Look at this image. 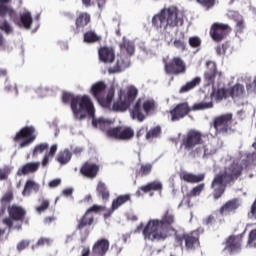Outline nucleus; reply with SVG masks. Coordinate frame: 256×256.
Here are the masks:
<instances>
[{"label": "nucleus", "mask_w": 256, "mask_h": 256, "mask_svg": "<svg viewBox=\"0 0 256 256\" xmlns=\"http://www.w3.org/2000/svg\"><path fill=\"white\" fill-rule=\"evenodd\" d=\"M62 103L65 105H69L72 110L75 119H79L83 121L87 116L92 118L93 127H98L101 131H105L109 125H111V121L105 120L104 118H95V105H93V101L91 97L88 95H73L70 92H63L62 94Z\"/></svg>", "instance_id": "nucleus-1"}, {"label": "nucleus", "mask_w": 256, "mask_h": 256, "mask_svg": "<svg viewBox=\"0 0 256 256\" xmlns=\"http://www.w3.org/2000/svg\"><path fill=\"white\" fill-rule=\"evenodd\" d=\"M172 225H175V213L171 208H167L161 219H151L147 222L142 230V235L145 241L159 243V241H165L169 237V228Z\"/></svg>", "instance_id": "nucleus-2"}, {"label": "nucleus", "mask_w": 256, "mask_h": 256, "mask_svg": "<svg viewBox=\"0 0 256 256\" xmlns=\"http://www.w3.org/2000/svg\"><path fill=\"white\" fill-rule=\"evenodd\" d=\"M10 2L11 0H0V31L6 35H11L13 32V26H11V23L7 20V15L17 27L31 29V26L33 25V16H31V12H24L19 16L17 11L9 5Z\"/></svg>", "instance_id": "nucleus-3"}, {"label": "nucleus", "mask_w": 256, "mask_h": 256, "mask_svg": "<svg viewBox=\"0 0 256 256\" xmlns=\"http://www.w3.org/2000/svg\"><path fill=\"white\" fill-rule=\"evenodd\" d=\"M183 25V19L179 18V8L177 6H169L163 8L158 14L152 18V25L155 29H171Z\"/></svg>", "instance_id": "nucleus-4"}, {"label": "nucleus", "mask_w": 256, "mask_h": 256, "mask_svg": "<svg viewBox=\"0 0 256 256\" xmlns=\"http://www.w3.org/2000/svg\"><path fill=\"white\" fill-rule=\"evenodd\" d=\"M242 174L243 165L233 162L228 167H225L223 172H220L214 177L211 187L215 188L216 185H229V183H235Z\"/></svg>", "instance_id": "nucleus-5"}, {"label": "nucleus", "mask_w": 256, "mask_h": 256, "mask_svg": "<svg viewBox=\"0 0 256 256\" xmlns=\"http://www.w3.org/2000/svg\"><path fill=\"white\" fill-rule=\"evenodd\" d=\"M106 89H107V85L105 84V82L99 81L92 85L90 89V93L102 107L109 109L115 97V88L111 87L108 90L107 96L105 97Z\"/></svg>", "instance_id": "nucleus-6"}, {"label": "nucleus", "mask_w": 256, "mask_h": 256, "mask_svg": "<svg viewBox=\"0 0 256 256\" xmlns=\"http://www.w3.org/2000/svg\"><path fill=\"white\" fill-rule=\"evenodd\" d=\"M35 133H37V130L33 126H25L16 133L13 137V142L20 143V149L29 147L37 139V134Z\"/></svg>", "instance_id": "nucleus-7"}, {"label": "nucleus", "mask_w": 256, "mask_h": 256, "mask_svg": "<svg viewBox=\"0 0 256 256\" xmlns=\"http://www.w3.org/2000/svg\"><path fill=\"white\" fill-rule=\"evenodd\" d=\"M143 111L146 115H149L151 111H155V100H145L142 103L141 99H138L131 112L133 119H137L139 123H143V121H145Z\"/></svg>", "instance_id": "nucleus-8"}, {"label": "nucleus", "mask_w": 256, "mask_h": 256, "mask_svg": "<svg viewBox=\"0 0 256 256\" xmlns=\"http://www.w3.org/2000/svg\"><path fill=\"white\" fill-rule=\"evenodd\" d=\"M231 125H233V114L226 113L214 117L211 127H213L219 135H227L231 131Z\"/></svg>", "instance_id": "nucleus-9"}, {"label": "nucleus", "mask_w": 256, "mask_h": 256, "mask_svg": "<svg viewBox=\"0 0 256 256\" xmlns=\"http://www.w3.org/2000/svg\"><path fill=\"white\" fill-rule=\"evenodd\" d=\"M106 135L118 141H131L135 137V130L129 126H117L106 130Z\"/></svg>", "instance_id": "nucleus-10"}, {"label": "nucleus", "mask_w": 256, "mask_h": 256, "mask_svg": "<svg viewBox=\"0 0 256 256\" xmlns=\"http://www.w3.org/2000/svg\"><path fill=\"white\" fill-rule=\"evenodd\" d=\"M8 215L9 217L4 218L2 223H4V225H7L8 229H12L13 221H19L20 223H23V221H25V217L27 216V210H25L21 206L12 205L8 207Z\"/></svg>", "instance_id": "nucleus-11"}, {"label": "nucleus", "mask_w": 256, "mask_h": 256, "mask_svg": "<svg viewBox=\"0 0 256 256\" xmlns=\"http://www.w3.org/2000/svg\"><path fill=\"white\" fill-rule=\"evenodd\" d=\"M175 241L178 245L183 246V241L187 251H195L199 247V235L195 236V232L191 233H178L174 234Z\"/></svg>", "instance_id": "nucleus-12"}, {"label": "nucleus", "mask_w": 256, "mask_h": 256, "mask_svg": "<svg viewBox=\"0 0 256 256\" xmlns=\"http://www.w3.org/2000/svg\"><path fill=\"white\" fill-rule=\"evenodd\" d=\"M197 145H203V133L197 130H190L182 139L181 147L185 151H193Z\"/></svg>", "instance_id": "nucleus-13"}, {"label": "nucleus", "mask_w": 256, "mask_h": 256, "mask_svg": "<svg viewBox=\"0 0 256 256\" xmlns=\"http://www.w3.org/2000/svg\"><path fill=\"white\" fill-rule=\"evenodd\" d=\"M164 70L167 75H183L187 71V66L181 57H174L164 61Z\"/></svg>", "instance_id": "nucleus-14"}, {"label": "nucleus", "mask_w": 256, "mask_h": 256, "mask_svg": "<svg viewBox=\"0 0 256 256\" xmlns=\"http://www.w3.org/2000/svg\"><path fill=\"white\" fill-rule=\"evenodd\" d=\"M231 31L232 29L229 24L216 22L212 24L210 28V37H212L213 41H216V43H221Z\"/></svg>", "instance_id": "nucleus-15"}, {"label": "nucleus", "mask_w": 256, "mask_h": 256, "mask_svg": "<svg viewBox=\"0 0 256 256\" xmlns=\"http://www.w3.org/2000/svg\"><path fill=\"white\" fill-rule=\"evenodd\" d=\"M217 141L211 140L208 144L198 146L193 151L190 152L191 157H209V155H215L217 153Z\"/></svg>", "instance_id": "nucleus-16"}, {"label": "nucleus", "mask_w": 256, "mask_h": 256, "mask_svg": "<svg viewBox=\"0 0 256 256\" xmlns=\"http://www.w3.org/2000/svg\"><path fill=\"white\" fill-rule=\"evenodd\" d=\"M189 113H191L189 104L187 102L180 103L170 110L171 121H180L183 117H187Z\"/></svg>", "instance_id": "nucleus-17"}, {"label": "nucleus", "mask_w": 256, "mask_h": 256, "mask_svg": "<svg viewBox=\"0 0 256 256\" xmlns=\"http://www.w3.org/2000/svg\"><path fill=\"white\" fill-rule=\"evenodd\" d=\"M243 243V235H230L225 242V250L229 253H237L241 251V245Z\"/></svg>", "instance_id": "nucleus-18"}, {"label": "nucleus", "mask_w": 256, "mask_h": 256, "mask_svg": "<svg viewBox=\"0 0 256 256\" xmlns=\"http://www.w3.org/2000/svg\"><path fill=\"white\" fill-rule=\"evenodd\" d=\"M239 207H241L239 198H234L223 204L218 211L222 217H227L228 215H231V213H237Z\"/></svg>", "instance_id": "nucleus-19"}, {"label": "nucleus", "mask_w": 256, "mask_h": 256, "mask_svg": "<svg viewBox=\"0 0 256 256\" xmlns=\"http://www.w3.org/2000/svg\"><path fill=\"white\" fill-rule=\"evenodd\" d=\"M80 173L87 179H95L99 174V165L93 162H85L80 168Z\"/></svg>", "instance_id": "nucleus-20"}, {"label": "nucleus", "mask_w": 256, "mask_h": 256, "mask_svg": "<svg viewBox=\"0 0 256 256\" xmlns=\"http://www.w3.org/2000/svg\"><path fill=\"white\" fill-rule=\"evenodd\" d=\"M110 243L106 238L97 240L92 247V255L94 256H105L109 251Z\"/></svg>", "instance_id": "nucleus-21"}, {"label": "nucleus", "mask_w": 256, "mask_h": 256, "mask_svg": "<svg viewBox=\"0 0 256 256\" xmlns=\"http://www.w3.org/2000/svg\"><path fill=\"white\" fill-rule=\"evenodd\" d=\"M98 55L102 63H113V61H115V50H113L111 47H101L98 50Z\"/></svg>", "instance_id": "nucleus-22"}, {"label": "nucleus", "mask_w": 256, "mask_h": 256, "mask_svg": "<svg viewBox=\"0 0 256 256\" xmlns=\"http://www.w3.org/2000/svg\"><path fill=\"white\" fill-rule=\"evenodd\" d=\"M95 223V216L93 214H89V212H85L82 217L77 220V231H83V229H87V227H91Z\"/></svg>", "instance_id": "nucleus-23"}, {"label": "nucleus", "mask_w": 256, "mask_h": 256, "mask_svg": "<svg viewBox=\"0 0 256 256\" xmlns=\"http://www.w3.org/2000/svg\"><path fill=\"white\" fill-rule=\"evenodd\" d=\"M151 191H163V184L159 181H153V182L147 183L146 185L141 186L136 191V196L141 197L143 193H149Z\"/></svg>", "instance_id": "nucleus-24"}, {"label": "nucleus", "mask_w": 256, "mask_h": 256, "mask_svg": "<svg viewBox=\"0 0 256 256\" xmlns=\"http://www.w3.org/2000/svg\"><path fill=\"white\" fill-rule=\"evenodd\" d=\"M40 166L41 162H28L18 169L17 175L18 177H22V175H30L31 173H37V171H39Z\"/></svg>", "instance_id": "nucleus-25"}, {"label": "nucleus", "mask_w": 256, "mask_h": 256, "mask_svg": "<svg viewBox=\"0 0 256 256\" xmlns=\"http://www.w3.org/2000/svg\"><path fill=\"white\" fill-rule=\"evenodd\" d=\"M179 178L181 179V181H184L185 183L195 184L201 183V181H205V174L201 173L196 175L189 172H181L179 174Z\"/></svg>", "instance_id": "nucleus-26"}, {"label": "nucleus", "mask_w": 256, "mask_h": 256, "mask_svg": "<svg viewBox=\"0 0 256 256\" xmlns=\"http://www.w3.org/2000/svg\"><path fill=\"white\" fill-rule=\"evenodd\" d=\"M130 65L129 58L127 57H120L117 59V62L114 67L108 68V73H121V71H125Z\"/></svg>", "instance_id": "nucleus-27"}, {"label": "nucleus", "mask_w": 256, "mask_h": 256, "mask_svg": "<svg viewBox=\"0 0 256 256\" xmlns=\"http://www.w3.org/2000/svg\"><path fill=\"white\" fill-rule=\"evenodd\" d=\"M206 65L210 69L204 73V79L208 85H213L215 83V77H217V65L212 61H208Z\"/></svg>", "instance_id": "nucleus-28"}, {"label": "nucleus", "mask_w": 256, "mask_h": 256, "mask_svg": "<svg viewBox=\"0 0 256 256\" xmlns=\"http://www.w3.org/2000/svg\"><path fill=\"white\" fill-rule=\"evenodd\" d=\"M118 95L119 99L114 102L112 109L120 112L127 111L131 105L125 99L123 100V90H120Z\"/></svg>", "instance_id": "nucleus-29"}, {"label": "nucleus", "mask_w": 256, "mask_h": 256, "mask_svg": "<svg viewBox=\"0 0 256 256\" xmlns=\"http://www.w3.org/2000/svg\"><path fill=\"white\" fill-rule=\"evenodd\" d=\"M96 192L98 197H101L104 203H107V201H109V197H111V193L109 192V188H107V185L104 182H98L96 187Z\"/></svg>", "instance_id": "nucleus-30"}, {"label": "nucleus", "mask_w": 256, "mask_h": 256, "mask_svg": "<svg viewBox=\"0 0 256 256\" xmlns=\"http://www.w3.org/2000/svg\"><path fill=\"white\" fill-rule=\"evenodd\" d=\"M89 23H91V15H89V13L87 12H82L76 18L75 26H76V29H83L87 27Z\"/></svg>", "instance_id": "nucleus-31"}, {"label": "nucleus", "mask_w": 256, "mask_h": 256, "mask_svg": "<svg viewBox=\"0 0 256 256\" xmlns=\"http://www.w3.org/2000/svg\"><path fill=\"white\" fill-rule=\"evenodd\" d=\"M71 157H73V153H71L69 149H64L58 153L56 161L60 163V165H67V163L71 161Z\"/></svg>", "instance_id": "nucleus-32"}, {"label": "nucleus", "mask_w": 256, "mask_h": 256, "mask_svg": "<svg viewBox=\"0 0 256 256\" xmlns=\"http://www.w3.org/2000/svg\"><path fill=\"white\" fill-rule=\"evenodd\" d=\"M83 41L84 43H88L89 45L93 43H99L101 41V36H99L95 31L89 30L84 33L83 35Z\"/></svg>", "instance_id": "nucleus-33"}, {"label": "nucleus", "mask_w": 256, "mask_h": 256, "mask_svg": "<svg viewBox=\"0 0 256 256\" xmlns=\"http://www.w3.org/2000/svg\"><path fill=\"white\" fill-rule=\"evenodd\" d=\"M40 186L37 182L33 180L26 181V184L24 186V189L22 191V195H31V191H34L35 193L39 192Z\"/></svg>", "instance_id": "nucleus-34"}, {"label": "nucleus", "mask_w": 256, "mask_h": 256, "mask_svg": "<svg viewBox=\"0 0 256 256\" xmlns=\"http://www.w3.org/2000/svg\"><path fill=\"white\" fill-rule=\"evenodd\" d=\"M129 201H131V194L120 195L112 201L113 209L117 210L119 207L125 205V203H129Z\"/></svg>", "instance_id": "nucleus-35"}, {"label": "nucleus", "mask_w": 256, "mask_h": 256, "mask_svg": "<svg viewBox=\"0 0 256 256\" xmlns=\"http://www.w3.org/2000/svg\"><path fill=\"white\" fill-rule=\"evenodd\" d=\"M228 93L230 97H232V99H235V97H243L245 93V87L237 83L231 89L228 90Z\"/></svg>", "instance_id": "nucleus-36"}, {"label": "nucleus", "mask_w": 256, "mask_h": 256, "mask_svg": "<svg viewBox=\"0 0 256 256\" xmlns=\"http://www.w3.org/2000/svg\"><path fill=\"white\" fill-rule=\"evenodd\" d=\"M199 83H201V78L195 77L190 82H187L185 85H183L180 88L179 93H187V92L191 91V89H195V87H197V85H199Z\"/></svg>", "instance_id": "nucleus-37"}, {"label": "nucleus", "mask_w": 256, "mask_h": 256, "mask_svg": "<svg viewBox=\"0 0 256 256\" xmlns=\"http://www.w3.org/2000/svg\"><path fill=\"white\" fill-rule=\"evenodd\" d=\"M158 137H161V126H155L146 131V141H153V139H158Z\"/></svg>", "instance_id": "nucleus-38"}, {"label": "nucleus", "mask_w": 256, "mask_h": 256, "mask_svg": "<svg viewBox=\"0 0 256 256\" xmlns=\"http://www.w3.org/2000/svg\"><path fill=\"white\" fill-rule=\"evenodd\" d=\"M203 191H205V183L198 184L186 194V197H188V199H192V197H199Z\"/></svg>", "instance_id": "nucleus-39"}, {"label": "nucleus", "mask_w": 256, "mask_h": 256, "mask_svg": "<svg viewBox=\"0 0 256 256\" xmlns=\"http://www.w3.org/2000/svg\"><path fill=\"white\" fill-rule=\"evenodd\" d=\"M210 99L209 102H199L192 106L193 111H203L205 109H212L213 107V99L208 97Z\"/></svg>", "instance_id": "nucleus-40"}, {"label": "nucleus", "mask_w": 256, "mask_h": 256, "mask_svg": "<svg viewBox=\"0 0 256 256\" xmlns=\"http://www.w3.org/2000/svg\"><path fill=\"white\" fill-rule=\"evenodd\" d=\"M139 93V90H137V88L135 87H130L126 93L125 96V101L131 105V103H133L135 101V99H137V95Z\"/></svg>", "instance_id": "nucleus-41"}, {"label": "nucleus", "mask_w": 256, "mask_h": 256, "mask_svg": "<svg viewBox=\"0 0 256 256\" xmlns=\"http://www.w3.org/2000/svg\"><path fill=\"white\" fill-rule=\"evenodd\" d=\"M120 48L126 50L128 55H133L135 53V46L127 39H123Z\"/></svg>", "instance_id": "nucleus-42"}, {"label": "nucleus", "mask_w": 256, "mask_h": 256, "mask_svg": "<svg viewBox=\"0 0 256 256\" xmlns=\"http://www.w3.org/2000/svg\"><path fill=\"white\" fill-rule=\"evenodd\" d=\"M227 184H217L214 188L211 186L212 189H214L213 197L215 200L221 199L223 196V193H225V186Z\"/></svg>", "instance_id": "nucleus-43"}, {"label": "nucleus", "mask_w": 256, "mask_h": 256, "mask_svg": "<svg viewBox=\"0 0 256 256\" xmlns=\"http://www.w3.org/2000/svg\"><path fill=\"white\" fill-rule=\"evenodd\" d=\"M49 149V144L48 143H40L37 144L32 152L33 157H37L38 155H41L44 151H47Z\"/></svg>", "instance_id": "nucleus-44"}, {"label": "nucleus", "mask_w": 256, "mask_h": 256, "mask_svg": "<svg viewBox=\"0 0 256 256\" xmlns=\"http://www.w3.org/2000/svg\"><path fill=\"white\" fill-rule=\"evenodd\" d=\"M217 0H196V3L201 5L205 11H209L215 7V3Z\"/></svg>", "instance_id": "nucleus-45"}, {"label": "nucleus", "mask_w": 256, "mask_h": 256, "mask_svg": "<svg viewBox=\"0 0 256 256\" xmlns=\"http://www.w3.org/2000/svg\"><path fill=\"white\" fill-rule=\"evenodd\" d=\"M151 171H153V165L152 164H142L140 169H139V176L140 177H145L147 175H149L151 173Z\"/></svg>", "instance_id": "nucleus-46"}, {"label": "nucleus", "mask_w": 256, "mask_h": 256, "mask_svg": "<svg viewBox=\"0 0 256 256\" xmlns=\"http://www.w3.org/2000/svg\"><path fill=\"white\" fill-rule=\"evenodd\" d=\"M247 245L252 249H256V229L249 232Z\"/></svg>", "instance_id": "nucleus-47"}, {"label": "nucleus", "mask_w": 256, "mask_h": 256, "mask_svg": "<svg viewBox=\"0 0 256 256\" xmlns=\"http://www.w3.org/2000/svg\"><path fill=\"white\" fill-rule=\"evenodd\" d=\"M188 43L192 49H199L201 47V38L199 36H192L189 38Z\"/></svg>", "instance_id": "nucleus-48"}, {"label": "nucleus", "mask_w": 256, "mask_h": 256, "mask_svg": "<svg viewBox=\"0 0 256 256\" xmlns=\"http://www.w3.org/2000/svg\"><path fill=\"white\" fill-rule=\"evenodd\" d=\"M229 93L228 89L220 88L215 93L216 101H223V99H227V94Z\"/></svg>", "instance_id": "nucleus-49"}, {"label": "nucleus", "mask_w": 256, "mask_h": 256, "mask_svg": "<svg viewBox=\"0 0 256 256\" xmlns=\"http://www.w3.org/2000/svg\"><path fill=\"white\" fill-rule=\"evenodd\" d=\"M11 170L9 168H0V181H7Z\"/></svg>", "instance_id": "nucleus-50"}, {"label": "nucleus", "mask_w": 256, "mask_h": 256, "mask_svg": "<svg viewBox=\"0 0 256 256\" xmlns=\"http://www.w3.org/2000/svg\"><path fill=\"white\" fill-rule=\"evenodd\" d=\"M51 243H53V240L51 238H45V237H41L37 243H36V247H43V245H51Z\"/></svg>", "instance_id": "nucleus-51"}, {"label": "nucleus", "mask_w": 256, "mask_h": 256, "mask_svg": "<svg viewBox=\"0 0 256 256\" xmlns=\"http://www.w3.org/2000/svg\"><path fill=\"white\" fill-rule=\"evenodd\" d=\"M105 209V206L93 205L86 211V213L91 215V213H99V211H105Z\"/></svg>", "instance_id": "nucleus-52"}, {"label": "nucleus", "mask_w": 256, "mask_h": 256, "mask_svg": "<svg viewBox=\"0 0 256 256\" xmlns=\"http://www.w3.org/2000/svg\"><path fill=\"white\" fill-rule=\"evenodd\" d=\"M173 45L176 49H179L180 51H185V49H187V46L185 45V42L183 40L176 39L174 40Z\"/></svg>", "instance_id": "nucleus-53"}, {"label": "nucleus", "mask_w": 256, "mask_h": 256, "mask_svg": "<svg viewBox=\"0 0 256 256\" xmlns=\"http://www.w3.org/2000/svg\"><path fill=\"white\" fill-rule=\"evenodd\" d=\"M47 209H49V200H42L41 205L36 207L38 213H43V211H47Z\"/></svg>", "instance_id": "nucleus-54"}, {"label": "nucleus", "mask_w": 256, "mask_h": 256, "mask_svg": "<svg viewBox=\"0 0 256 256\" xmlns=\"http://www.w3.org/2000/svg\"><path fill=\"white\" fill-rule=\"evenodd\" d=\"M1 201L2 203H11L13 201V192H6Z\"/></svg>", "instance_id": "nucleus-55"}, {"label": "nucleus", "mask_w": 256, "mask_h": 256, "mask_svg": "<svg viewBox=\"0 0 256 256\" xmlns=\"http://www.w3.org/2000/svg\"><path fill=\"white\" fill-rule=\"evenodd\" d=\"M236 31H237V33H243V31H245V21L244 20L237 21Z\"/></svg>", "instance_id": "nucleus-56"}, {"label": "nucleus", "mask_w": 256, "mask_h": 256, "mask_svg": "<svg viewBox=\"0 0 256 256\" xmlns=\"http://www.w3.org/2000/svg\"><path fill=\"white\" fill-rule=\"evenodd\" d=\"M246 89L248 93H253L256 91V78L253 80V82L246 85Z\"/></svg>", "instance_id": "nucleus-57"}, {"label": "nucleus", "mask_w": 256, "mask_h": 256, "mask_svg": "<svg viewBox=\"0 0 256 256\" xmlns=\"http://www.w3.org/2000/svg\"><path fill=\"white\" fill-rule=\"evenodd\" d=\"M226 51H227V46H225V44L218 45L216 47L217 55H225Z\"/></svg>", "instance_id": "nucleus-58"}, {"label": "nucleus", "mask_w": 256, "mask_h": 256, "mask_svg": "<svg viewBox=\"0 0 256 256\" xmlns=\"http://www.w3.org/2000/svg\"><path fill=\"white\" fill-rule=\"evenodd\" d=\"M27 247H29V241H27V240H22L17 245L18 251H23L24 249H27Z\"/></svg>", "instance_id": "nucleus-59"}, {"label": "nucleus", "mask_w": 256, "mask_h": 256, "mask_svg": "<svg viewBox=\"0 0 256 256\" xmlns=\"http://www.w3.org/2000/svg\"><path fill=\"white\" fill-rule=\"evenodd\" d=\"M215 216L213 215H209L205 220H204V224L205 225H213L215 223Z\"/></svg>", "instance_id": "nucleus-60"}, {"label": "nucleus", "mask_w": 256, "mask_h": 256, "mask_svg": "<svg viewBox=\"0 0 256 256\" xmlns=\"http://www.w3.org/2000/svg\"><path fill=\"white\" fill-rule=\"evenodd\" d=\"M59 185H61V179H59V178L54 179L49 182V187H51L52 189L55 187H59Z\"/></svg>", "instance_id": "nucleus-61"}, {"label": "nucleus", "mask_w": 256, "mask_h": 256, "mask_svg": "<svg viewBox=\"0 0 256 256\" xmlns=\"http://www.w3.org/2000/svg\"><path fill=\"white\" fill-rule=\"evenodd\" d=\"M148 128L147 127H141L137 133H136V137L137 139H140V137H143V135H145V133H147Z\"/></svg>", "instance_id": "nucleus-62"}, {"label": "nucleus", "mask_w": 256, "mask_h": 256, "mask_svg": "<svg viewBox=\"0 0 256 256\" xmlns=\"http://www.w3.org/2000/svg\"><path fill=\"white\" fill-rule=\"evenodd\" d=\"M57 218L55 216H48L46 218H44V225H51V223H53V221H56Z\"/></svg>", "instance_id": "nucleus-63"}, {"label": "nucleus", "mask_w": 256, "mask_h": 256, "mask_svg": "<svg viewBox=\"0 0 256 256\" xmlns=\"http://www.w3.org/2000/svg\"><path fill=\"white\" fill-rule=\"evenodd\" d=\"M49 157H51L50 155L48 154H45L43 159H42V167H47V165H49Z\"/></svg>", "instance_id": "nucleus-64"}]
</instances>
